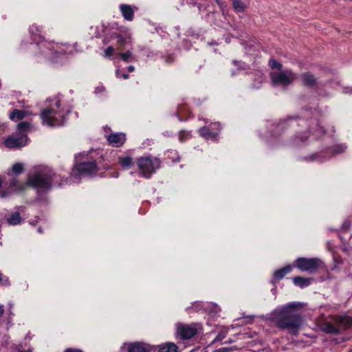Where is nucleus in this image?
<instances>
[{
  "label": "nucleus",
  "mask_w": 352,
  "mask_h": 352,
  "mask_svg": "<svg viewBox=\"0 0 352 352\" xmlns=\"http://www.w3.org/2000/svg\"><path fill=\"white\" fill-rule=\"evenodd\" d=\"M317 155H318L317 154H315V155H314L310 156V158H311V160H315V159H316V157Z\"/></svg>",
  "instance_id": "47"
},
{
  "label": "nucleus",
  "mask_w": 352,
  "mask_h": 352,
  "mask_svg": "<svg viewBox=\"0 0 352 352\" xmlns=\"http://www.w3.org/2000/svg\"><path fill=\"white\" fill-rule=\"evenodd\" d=\"M323 331L327 333L337 334L340 332V329L331 323H326L323 327Z\"/></svg>",
  "instance_id": "26"
},
{
  "label": "nucleus",
  "mask_w": 352,
  "mask_h": 352,
  "mask_svg": "<svg viewBox=\"0 0 352 352\" xmlns=\"http://www.w3.org/2000/svg\"><path fill=\"white\" fill-rule=\"evenodd\" d=\"M42 53L46 56H58L60 54H63V50H60V46L58 43H50L47 42H41L38 44Z\"/></svg>",
  "instance_id": "10"
},
{
  "label": "nucleus",
  "mask_w": 352,
  "mask_h": 352,
  "mask_svg": "<svg viewBox=\"0 0 352 352\" xmlns=\"http://www.w3.org/2000/svg\"><path fill=\"white\" fill-rule=\"evenodd\" d=\"M72 170L78 175H91L96 174L98 168L96 162L93 160L76 163Z\"/></svg>",
  "instance_id": "7"
},
{
  "label": "nucleus",
  "mask_w": 352,
  "mask_h": 352,
  "mask_svg": "<svg viewBox=\"0 0 352 352\" xmlns=\"http://www.w3.org/2000/svg\"><path fill=\"white\" fill-rule=\"evenodd\" d=\"M226 334H227L226 331H221L220 332H219V333L214 338V342H219V341L223 340L226 338Z\"/></svg>",
  "instance_id": "34"
},
{
  "label": "nucleus",
  "mask_w": 352,
  "mask_h": 352,
  "mask_svg": "<svg viewBox=\"0 0 352 352\" xmlns=\"http://www.w3.org/2000/svg\"><path fill=\"white\" fill-rule=\"evenodd\" d=\"M28 136L25 133H12L5 140V146L8 148H19L26 145Z\"/></svg>",
  "instance_id": "8"
},
{
  "label": "nucleus",
  "mask_w": 352,
  "mask_h": 352,
  "mask_svg": "<svg viewBox=\"0 0 352 352\" xmlns=\"http://www.w3.org/2000/svg\"><path fill=\"white\" fill-rule=\"evenodd\" d=\"M351 352H352V350L351 351Z\"/></svg>",
  "instance_id": "51"
},
{
  "label": "nucleus",
  "mask_w": 352,
  "mask_h": 352,
  "mask_svg": "<svg viewBox=\"0 0 352 352\" xmlns=\"http://www.w3.org/2000/svg\"><path fill=\"white\" fill-rule=\"evenodd\" d=\"M54 176L55 174L52 171L35 173L29 176L27 184L38 192H44L51 189Z\"/></svg>",
  "instance_id": "2"
},
{
  "label": "nucleus",
  "mask_w": 352,
  "mask_h": 352,
  "mask_svg": "<svg viewBox=\"0 0 352 352\" xmlns=\"http://www.w3.org/2000/svg\"><path fill=\"white\" fill-rule=\"evenodd\" d=\"M127 70L129 72H133L135 70V67L132 65H130L127 67Z\"/></svg>",
  "instance_id": "42"
},
{
  "label": "nucleus",
  "mask_w": 352,
  "mask_h": 352,
  "mask_svg": "<svg viewBox=\"0 0 352 352\" xmlns=\"http://www.w3.org/2000/svg\"><path fill=\"white\" fill-rule=\"evenodd\" d=\"M128 352H149L147 348L142 343H134L129 346Z\"/></svg>",
  "instance_id": "23"
},
{
  "label": "nucleus",
  "mask_w": 352,
  "mask_h": 352,
  "mask_svg": "<svg viewBox=\"0 0 352 352\" xmlns=\"http://www.w3.org/2000/svg\"><path fill=\"white\" fill-rule=\"evenodd\" d=\"M294 119V118L293 117H288L287 119L281 120L278 122L273 123L272 124V135L274 137L280 135L287 127L291 125L290 122Z\"/></svg>",
  "instance_id": "11"
},
{
  "label": "nucleus",
  "mask_w": 352,
  "mask_h": 352,
  "mask_svg": "<svg viewBox=\"0 0 352 352\" xmlns=\"http://www.w3.org/2000/svg\"><path fill=\"white\" fill-rule=\"evenodd\" d=\"M23 170V165L21 163H16L12 166V171L16 175L22 173Z\"/></svg>",
  "instance_id": "30"
},
{
  "label": "nucleus",
  "mask_w": 352,
  "mask_h": 352,
  "mask_svg": "<svg viewBox=\"0 0 352 352\" xmlns=\"http://www.w3.org/2000/svg\"><path fill=\"white\" fill-rule=\"evenodd\" d=\"M7 223L10 226L19 225L22 221V218L19 212H12L9 217L7 218Z\"/></svg>",
  "instance_id": "19"
},
{
  "label": "nucleus",
  "mask_w": 352,
  "mask_h": 352,
  "mask_svg": "<svg viewBox=\"0 0 352 352\" xmlns=\"http://www.w3.org/2000/svg\"><path fill=\"white\" fill-rule=\"evenodd\" d=\"M310 132H306L304 135H301L300 137L298 135L296 136V138H299V140L303 142H305L309 136Z\"/></svg>",
  "instance_id": "37"
},
{
  "label": "nucleus",
  "mask_w": 352,
  "mask_h": 352,
  "mask_svg": "<svg viewBox=\"0 0 352 352\" xmlns=\"http://www.w3.org/2000/svg\"><path fill=\"white\" fill-rule=\"evenodd\" d=\"M236 348L235 347H222L217 350H216V352H229L232 350H235Z\"/></svg>",
  "instance_id": "36"
},
{
  "label": "nucleus",
  "mask_w": 352,
  "mask_h": 352,
  "mask_svg": "<svg viewBox=\"0 0 352 352\" xmlns=\"http://www.w3.org/2000/svg\"><path fill=\"white\" fill-rule=\"evenodd\" d=\"M346 146L344 144H336L329 148V151L333 155L342 153L346 151Z\"/></svg>",
  "instance_id": "25"
},
{
  "label": "nucleus",
  "mask_w": 352,
  "mask_h": 352,
  "mask_svg": "<svg viewBox=\"0 0 352 352\" xmlns=\"http://www.w3.org/2000/svg\"><path fill=\"white\" fill-rule=\"evenodd\" d=\"M292 267L290 265H287L285 267L276 270L274 273V279L275 280H280L283 279L287 274L292 272Z\"/></svg>",
  "instance_id": "16"
},
{
  "label": "nucleus",
  "mask_w": 352,
  "mask_h": 352,
  "mask_svg": "<svg viewBox=\"0 0 352 352\" xmlns=\"http://www.w3.org/2000/svg\"><path fill=\"white\" fill-rule=\"evenodd\" d=\"M118 55L124 62H129L130 59H135L133 56L131 51L130 50H128L126 52H120L118 54Z\"/></svg>",
  "instance_id": "29"
},
{
  "label": "nucleus",
  "mask_w": 352,
  "mask_h": 352,
  "mask_svg": "<svg viewBox=\"0 0 352 352\" xmlns=\"http://www.w3.org/2000/svg\"><path fill=\"white\" fill-rule=\"evenodd\" d=\"M294 266L301 272H307L313 274L319 269L322 268L324 267V263L318 258L299 257L294 261Z\"/></svg>",
  "instance_id": "3"
},
{
  "label": "nucleus",
  "mask_w": 352,
  "mask_h": 352,
  "mask_svg": "<svg viewBox=\"0 0 352 352\" xmlns=\"http://www.w3.org/2000/svg\"><path fill=\"white\" fill-rule=\"evenodd\" d=\"M340 322L344 324L346 327H349L352 323V320L348 317H342L340 319Z\"/></svg>",
  "instance_id": "33"
},
{
  "label": "nucleus",
  "mask_w": 352,
  "mask_h": 352,
  "mask_svg": "<svg viewBox=\"0 0 352 352\" xmlns=\"http://www.w3.org/2000/svg\"><path fill=\"white\" fill-rule=\"evenodd\" d=\"M190 137V132L182 130L179 133V140L181 142H184Z\"/></svg>",
  "instance_id": "31"
},
{
  "label": "nucleus",
  "mask_w": 352,
  "mask_h": 352,
  "mask_svg": "<svg viewBox=\"0 0 352 352\" xmlns=\"http://www.w3.org/2000/svg\"><path fill=\"white\" fill-rule=\"evenodd\" d=\"M120 9L122 14L125 20L132 21L134 16V12L131 6L126 4H121Z\"/></svg>",
  "instance_id": "15"
},
{
  "label": "nucleus",
  "mask_w": 352,
  "mask_h": 352,
  "mask_svg": "<svg viewBox=\"0 0 352 352\" xmlns=\"http://www.w3.org/2000/svg\"><path fill=\"white\" fill-rule=\"evenodd\" d=\"M105 91V87L103 85H99L95 88L94 93L98 94L102 93Z\"/></svg>",
  "instance_id": "38"
},
{
  "label": "nucleus",
  "mask_w": 352,
  "mask_h": 352,
  "mask_svg": "<svg viewBox=\"0 0 352 352\" xmlns=\"http://www.w3.org/2000/svg\"><path fill=\"white\" fill-rule=\"evenodd\" d=\"M118 162L124 169H129L133 165V162L130 156L119 157Z\"/></svg>",
  "instance_id": "21"
},
{
  "label": "nucleus",
  "mask_w": 352,
  "mask_h": 352,
  "mask_svg": "<svg viewBox=\"0 0 352 352\" xmlns=\"http://www.w3.org/2000/svg\"><path fill=\"white\" fill-rule=\"evenodd\" d=\"M312 278H304L302 276H296L293 278V283L296 286L301 288L309 286L311 283Z\"/></svg>",
  "instance_id": "18"
},
{
  "label": "nucleus",
  "mask_w": 352,
  "mask_h": 352,
  "mask_svg": "<svg viewBox=\"0 0 352 352\" xmlns=\"http://www.w3.org/2000/svg\"><path fill=\"white\" fill-rule=\"evenodd\" d=\"M320 132H321L322 134H324V133H326L323 127H320Z\"/></svg>",
  "instance_id": "46"
},
{
  "label": "nucleus",
  "mask_w": 352,
  "mask_h": 352,
  "mask_svg": "<svg viewBox=\"0 0 352 352\" xmlns=\"http://www.w3.org/2000/svg\"><path fill=\"white\" fill-rule=\"evenodd\" d=\"M199 135L206 139L214 140L217 138L218 133L211 131L208 127L204 126L199 130Z\"/></svg>",
  "instance_id": "20"
},
{
  "label": "nucleus",
  "mask_w": 352,
  "mask_h": 352,
  "mask_svg": "<svg viewBox=\"0 0 352 352\" xmlns=\"http://www.w3.org/2000/svg\"><path fill=\"white\" fill-rule=\"evenodd\" d=\"M302 85L308 87H316L318 82L315 76L310 72H306L301 74Z\"/></svg>",
  "instance_id": "12"
},
{
  "label": "nucleus",
  "mask_w": 352,
  "mask_h": 352,
  "mask_svg": "<svg viewBox=\"0 0 352 352\" xmlns=\"http://www.w3.org/2000/svg\"><path fill=\"white\" fill-rule=\"evenodd\" d=\"M114 52V47H113L112 46L108 47L104 51L105 57H111V56H113Z\"/></svg>",
  "instance_id": "35"
},
{
  "label": "nucleus",
  "mask_w": 352,
  "mask_h": 352,
  "mask_svg": "<svg viewBox=\"0 0 352 352\" xmlns=\"http://www.w3.org/2000/svg\"><path fill=\"white\" fill-rule=\"evenodd\" d=\"M41 118L43 122L52 126H61L65 122V117L62 113L50 108L44 109L41 111Z\"/></svg>",
  "instance_id": "5"
},
{
  "label": "nucleus",
  "mask_w": 352,
  "mask_h": 352,
  "mask_svg": "<svg viewBox=\"0 0 352 352\" xmlns=\"http://www.w3.org/2000/svg\"><path fill=\"white\" fill-rule=\"evenodd\" d=\"M28 186L27 182L25 184L21 183L18 179L14 178L10 182L8 188L14 191H23Z\"/></svg>",
  "instance_id": "17"
},
{
  "label": "nucleus",
  "mask_w": 352,
  "mask_h": 352,
  "mask_svg": "<svg viewBox=\"0 0 352 352\" xmlns=\"http://www.w3.org/2000/svg\"><path fill=\"white\" fill-rule=\"evenodd\" d=\"M3 313H4V310H3V306H0V317L3 316Z\"/></svg>",
  "instance_id": "44"
},
{
  "label": "nucleus",
  "mask_w": 352,
  "mask_h": 352,
  "mask_svg": "<svg viewBox=\"0 0 352 352\" xmlns=\"http://www.w3.org/2000/svg\"><path fill=\"white\" fill-rule=\"evenodd\" d=\"M31 124L28 122H21L17 124L16 129L18 131V133H25L29 131L30 129Z\"/></svg>",
  "instance_id": "27"
},
{
  "label": "nucleus",
  "mask_w": 352,
  "mask_h": 352,
  "mask_svg": "<svg viewBox=\"0 0 352 352\" xmlns=\"http://www.w3.org/2000/svg\"><path fill=\"white\" fill-rule=\"evenodd\" d=\"M269 65L273 69H276L280 70L283 67V65L281 63H280L279 62L276 61V60H274L273 58H271L269 60Z\"/></svg>",
  "instance_id": "32"
},
{
  "label": "nucleus",
  "mask_w": 352,
  "mask_h": 352,
  "mask_svg": "<svg viewBox=\"0 0 352 352\" xmlns=\"http://www.w3.org/2000/svg\"><path fill=\"white\" fill-rule=\"evenodd\" d=\"M174 56L173 55H168L167 56H166L165 58V61L167 63H171L174 61Z\"/></svg>",
  "instance_id": "40"
},
{
  "label": "nucleus",
  "mask_w": 352,
  "mask_h": 352,
  "mask_svg": "<svg viewBox=\"0 0 352 352\" xmlns=\"http://www.w3.org/2000/svg\"><path fill=\"white\" fill-rule=\"evenodd\" d=\"M107 140L113 146H120L126 141V136L123 133H111L108 135Z\"/></svg>",
  "instance_id": "13"
},
{
  "label": "nucleus",
  "mask_w": 352,
  "mask_h": 352,
  "mask_svg": "<svg viewBox=\"0 0 352 352\" xmlns=\"http://www.w3.org/2000/svg\"><path fill=\"white\" fill-rule=\"evenodd\" d=\"M212 129H216L217 133L221 130V124L219 122H214L212 124Z\"/></svg>",
  "instance_id": "39"
},
{
  "label": "nucleus",
  "mask_w": 352,
  "mask_h": 352,
  "mask_svg": "<svg viewBox=\"0 0 352 352\" xmlns=\"http://www.w3.org/2000/svg\"><path fill=\"white\" fill-rule=\"evenodd\" d=\"M232 6L235 10L243 12L245 9L244 3L241 0H232Z\"/></svg>",
  "instance_id": "28"
},
{
  "label": "nucleus",
  "mask_w": 352,
  "mask_h": 352,
  "mask_svg": "<svg viewBox=\"0 0 352 352\" xmlns=\"http://www.w3.org/2000/svg\"><path fill=\"white\" fill-rule=\"evenodd\" d=\"M298 76L291 69H286L280 72H272L270 78L274 85L288 86L296 80Z\"/></svg>",
  "instance_id": "6"
},
{
  "label": "nucleus",
  "mask_w": 352,
  "mask_h": 352,
  "mask_svg": "<svg viewBox=\"0 0 352 352\" xmlns=\"http://www.w3.org/2000/svg\"><path fill=\"white\" fill-rule=\"evenodd\" d=\"M3 281H4V282H3V285H7V284L8 283V278H6V279L5 280H3Z\"/></svg>",
  "instance_id": "48"
},
{
  "label": "nucleus",
  "mask_w": 352,
  "mask_h": 352,
  "mask_svg": "<svg viewBox=\"0 0 352 352\" xmlns=\"http://www.w3.org/2000/svg\"><path fill=\"white\" fill-rule=\"evenodd\" d=\"M137 164L142 170V175L148 179L160 168L161 162L157 157H141L138 160Z\"/></svg>",
  "instance_id": "4"
},
{
  "label": "nucleus",
  "mask_w": 352,
  "mask_h": 352,
  "mask_svg": "<svg viewBox=\"0 0 352 352\" xmlns=\"http://www.w3.org/2000/svg\"><path fill=\"white\" fill-rule=\"evenodd\" d=\"M122 78L124 79H127L129 78V75L126 74H124L122 75Z\"/></svg>",
  "instance_id": "45"
},
{
  "label": "nucleus",
  "mask_w": 352,
  "mask_h": 352,
  "mask_svg": "<svg viewBox=\"0 0 352 352\" xmlns=\"http://www.w3.org/2000/svg\"><path fill=\"white\" fill-rule=\"evenodd\" d=\"M231 342H232V340H228V341H226V343H231Z\"/></svg>",
  "instance_id": "50"
},
{
  "label": "nucleus",
  "mask_w": 352,
  "mask_h": 352,
  "mask_svg": "<svg viewBox=\"0 0 352 352\" xmlns=\"http://www.w3.org/2000/svg\"><path fill=\"white\" fill-rule=\"evenodd\" d=\"M215 1L221 7H222L225 4V2H222V1H221L219 0H215Z\"/></svg>",
  "instance_id": "43"
},
{
  "label": "nucleus",
  "mask_w": 352,
  "mask_h": 352,
  "mask_svg": "<svg viewBox=\"0 0 352 352\" xmlns=\"http://www.w3.org/2000/svg\"><path fill=\"white\" fill-rule=\"evenodd\" d=\"M302 307L300 302L289 303L280 309H275L271 313L272 323L282 330L296 335L302 323V317L300 309Z\"/></svg>",
  "instance_id": "1"
},
{
  "label": "nucleus",
  "mask_w": 352,
  "mask_h": 352,
  "mask_svg": "<svg viewBox=\"0 0 352 352\" xmlns=\"http://www.w3.org/2000/svg\"><path fill=\"white\" fill-rule=\"evenodd\" d=\"M116 38H117L116 44L119 50H123L126 45L131 43V37L127 34H117Z\"/></svg>",
  "instance_id": "14"
},
{
  "label": "nucleus",
  "mask_w": 352,
  "mask_h": 352,
  "mask_svg": "<svg viewBox=\"0 0 352 352\" xmlns=\"http://www.w3.org/2000/svg\"><path fill=\"white\" fill-rule=\"evenodd\" d=\"M25 116H26V113L25 111L14 109L10 113L9 118L12 121L21 120H23L25 117Z\"/></svg>",
  "instance_id": "22"
},
{
  "label": "nucleus",
  "mask_w": 352,
  "mask_h": 352,
  "mask_svg": "<svg viewBox=\"0 0 352 352\" xmlns=\"http://www.w3.org/2000/svg\"><path fill=\"white\" fill-rule=\"evenodd\" d=\"M177 346L172 342H168L164 346H161L158 352H177Z\"/></svg>",
  "instance_id": "24"
},
{
  "label": "nucleus",
  "mask_w": 352,
  "mask_h": 352,
  "mask_svg": "<svg viewBox=\"0 0 352 352\" xmlns=\"http://www.w3.org/2000/svg\"><path fill=\"white\" fill-rule=\"evenodd\" d=\"M3 281V278H2V274L0 273V283Z\"/></svg>",
  "instance_id": "49"
},
{
  "label": "nucleus",
  "mask_w": 352,
  "mask_h": 352,
  "mask_svg": "<svg viewBox=\"0 0 352 352\" xmlns=\"http://www.w3.org/2000/svg\"><path fill=\"white\" fill-rule=\"evenodd\" d=\"M199 324L192 323L179 324L177 327V333L182 340H188L194 337L198 333Z\"/></svg>",
  "instance_id": "9"
},
{
  "label": "nucleus",
  "mask_w": 352,
  "mask_h": 352,
  "mask_svg": "<svg viewBox=\"0 0 352 352\" xmlns=\"http://www.w3.org/2000/svg\"><path fill=\"white\" fill-rule=\"evenodd\" d=\"M64 352H83V351L80 349L69 348V349H66Z\"/></svg>",
  "instance_id": "41"
}]
</instances>
